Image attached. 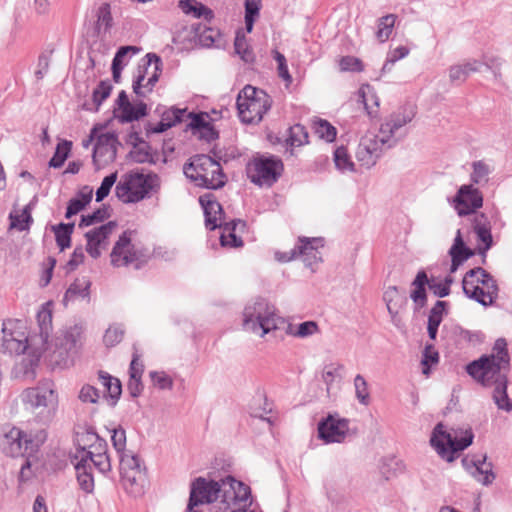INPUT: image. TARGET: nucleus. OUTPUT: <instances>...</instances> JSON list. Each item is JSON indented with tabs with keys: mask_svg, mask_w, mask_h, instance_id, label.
<instances>
[{
	"mask_svg": "<svg viewBox=\"0 0 512 512\" xmlns=\"http://www.w3.org/2000/svg\"><path fill=\"white\" fill-rule=\"evenodd\" d=\"M510 356L504 338L495 341L492 352L483 355L466 366V372L477 382L487 387H494L493 400L498 409L512 411V401L507 394V371Z\"/></svg>",
	"mask_w": 512,
	"mask_h": 512,
	"instance_id": "obj_1",
	"label": "nucleus"
},
{
	"mask_svg": "<svg viewBox=\"0 0 512 512\" xmlns=\"http://www.w3.org/2000/svg\"><path fill=\"white\" fill-rule=\"evenodd\" d=\"M415 115L414 107H401L384 120L378 133L367 131L361 137L356 151V158L361 165L366 168L374 166L386 150L396 145L397 135L414 119Z\"/></svg>",
	"mask_w": 512,
	"mask_h": 512,
	"instance_id": "obj_2",
	"label": "nucleus"
},
{
	"mask_svg": "<svg viewBox=\"0 0 512 512\" xmlns=\"http://www.w3.org/2000/svg\"><path fill=\"white\" fill-rule=\"evenodd\" d=\"M250 494L249 486L231 476L221 481L200 476L191 482L187 509L190 512H197L194 510L195 507L216 501L220 502V510H228L237 504L247 506L251 503Z\"/></svg>",
	"mask_w": 512,
	"mask_h": 512,
	"instance_id": "obj_3",
	"label": "nucleus"
},
{
	"mask_svg": "<svg viewBox=\"0 0 512 512\" xmlns=\"http://www.w3.org/2000/svg\"><path fill=\"white\" fill-rule=\"evenodd\" d=\"M21 399L36 422L47 425L53 420L58 408V394L53 382L45 380L37 386L25 389Z\"/></svg>",
	"mask_w": 512,
	"mask_h": 512,
	"instance_id": "obj_4",
	"label": "nucleus"
},
{
	"mask_svg": "<svg viewBox=\"0 0 512 512\" xmlns=\"http://www.w3.org/2000/svg\"><path fill=\"white\" fill-rule=\"evenodd\" d=\"M44 429L26 433L18 427L5 425L0 429V449L7 456L29 457L46 441Z\"/></svg>",
	"mask_w": 512,
	"mask_h": 512,
	"instance_id": "obj_5",
	"label": "nucleus"
},
{
	"mask_svg": "<svg viewBox=\"0 0 512 512\" xmlns=\"http://www.w3.org/2000/svg\"><path fill=\"white\" fill-rule=\"evenodd\" d=\"M183 171L195 185L206 189H220L227 182L220 163L208 155H195L184 165Z\"/></svg>",
	"mask_w": 512,
	"mask_h": 512,
	"instance_id": "obj_6",
	"label": "nucleus"
},
{
	"mask_svg": "<svg viewBox=\"0 0 512 512\" xmlns=\"http://www.w3.org/2000/svg\"><path fill=\"white\" fill-rule=\"evenodd\" d=\"M279 319L274 305L261 297L247 303L243 310V328L261 337L277 329Z\"/></svg>",
	"mask_w": 512,
	"mask_h": 512,
	"instance_id": "obj_7",
	"label": "nucleus"
},
{
	"mask_svg": "<svg viewBox=\"0 0 512 512\" xmlns=\"http://www.w3.org/2000/svg\"><path fill=\"white\" fill-rule=\"evenodd\" d=\"M272 100L262 89L246 85L238 94L236 106L242 122L259 123L271 108Z\"/></svg>",
	"mask_w": 512,
	"mask_h": 512,
	"instance_id": "obj_8",
	"label": "nucleus"
},
{
	"mask_svg": "<svg viewBox=\"0 0 512 512\" xmlns=\"http://www.w3.org/2000/svg\"><path fill=\"white\" fill-rule=\"evenodd\" d=\"M83 327L73 325L61 330L55 337L50 361L59 367H68L82 346Z\"/></svg>",
	"mask_w": 512,
	"mask_h": 512,
	"instance_id": "obj_9",
	"label": "nucleus"
},
{
	"mask_svg": "<svg viewBox=\"0 0 512 512\" xmlns=\"http://www.w3.org/2000/svg\"><path fill=\"white\" fill-rule=\"evenodd\" d=\"M134 231H124L115 243L111 252V263L115 267L128 266L135 263V268L146 263L150 257L149 249L133 242Z\"/></svg>",
	"mask_w": 512,
	"mask_h": 512,
	"instance_id": "obj_10",
	"label": "nucleus"
},
{
	"mask_svg": "<svg viewBox=\"0 0 512 512\" xmlns=\"http://www.w3.org/2000/svg\"><path fill=\"white\" fill-rule=\"evenodd\" d=\"M473 437V433L467 430L458 438L457 435L447 432L442 423H438L432 432L430 443L442 459L452 462L459 452L472 444Z\"/></svg>",
	"mask_w": 512,
	"mask_h": 512,
	"instance_id": "obj_11",
	"label": "nucleus"
},
{
	"mask_svg": "<svg viewBox=\"0 0 512 512\" xmlns=\"http://www.w3.org/2000/svg\"><path fill=\"white\" fill-rule=\"evenodd\" d=\"M282 171V161L274 156L254 157L246 166L247 177L260 187H271L281 176Z\"/></svg>",
	"mask_w": 512,
	"mask_h": 512,
	"instance_id": "obj_12",
	"label": "nucleus"
},
{
	"mask_svg": "<svg viewBox=\"0 0 512 512\" xmlns=\"http://www.w3.org/2000/svg\"><path fill=\"white\" fill-rule=\"evenodd\" d=\"M2 348L9 354L21 355L26 351L32 354L30 336L23 321L7 319L2 322L1 328Z\"/></svg>",
	"mask_w": 512,
	"mask_h": 512,
	"instance_id": "obj_13",
	"label": "nucleus"
},
{
	"mask_svg": "<svg viewBox=\"0 0 512 512\" xmlns=\"http://www.w3.org/2000/svg\"><path fill=\"white\" fill-rule=\"evenodd\" d=\"M151 189L149 177L138 172L125 174L117 183L116 196L123 203H135L146 197Z\"/></svg>",
	"mask_w": 512,
	"mask_h": 512,
	"instance_id": "obj_14",
	"label": "nucleus"
},
{
	"mask_svg": "<svg viewBox=\"0 0 512 512\" xmlns=\"http://www.w3.org/2000/svg\"><path fill=\"white\" fill-rule=\"evenodd\" d=\"M161 71V58L155 53L146 54L143 63L138 65L132 85L133 92L138 96H145V93L142 92L143 87L147 88L148 92H151L158 82Z\"/></svg>",
	"mask_w": 512,
	"mask_h": 512,
	"instance_id": "obj_15",
	"label": "nucleus"
},
{
	"mask_svg": "<svg viewBox=\"0 0 512 512\" xmlns=\"http://www.w3.org/2000/svg\"><path fill=\"white\" fill-rule=\"evenodd\" d=\"M322 238H300L298 244L288 253L276 252L275 257L279 262H289L298 256L302 257L307 267L312 268L314 264L321 261L319 247H323Z\"/></svg>",
	"mask_w": 512,
	"mask_h": 512,
	"instance_id": "obj_16",
	"label": "nucleus"
},
{
	"mask_svg": "<svg viewBox=\"0 0 512 512\" xmlns=\"http://www.w3.org/2000/svg\"><path fill=\"white\" fill-rule=\"evenodd\" d=\"M50 306V302L41 306L36 316L39 334L30 336L32 355L35 357H41L44 353L52 349V346L48 342L52 331V310Z\"/></svg>",
	"mask_w": 512,
	"mask_h": 512,
	"instance_id": "obj_17",
	"label": "nucleus"
},
{
	"mask_svg": "<svg viewBox=\"0 0 512 512\" xmlns=\"http://www.w3.org/2000/svg\"><path fill=\"white\" fill-rule=\"evenodd\" d=\"M119 145L120 142L114 132L102 133L97 137L92 156L97 170L116 159Z\"/></svg>",
	"mask_w": 512,
	"mask_h": 512,
	"instance_id": "obj_18",
	"label": "nucleus"
},
{
	"mask_svg": "<svg viewBox=\"0 0 512 512\" xmlns=\"http://www.w3.org/2000/svg\"><path fill=\"white\" fill-rule=\"evenodd\" d=\"M318 433L326 443H341L349 435V420L329 415L318 424Z\"/></svg>",
	"mask_w": 512,
	"mask_h": 512,
	"instance_id": "obj_19",
	"label": "nucleus"
},
{
	"mask_svg": "<svg viewBox=\"0 0 512 512\" xmlns=\"http://www.w3.org/2000/svg\"><path fill=\"white\" fill-rule=\"evenodd\" d=\"M117 224L109 221L97 228H93L85 233L87 240L86 251L94 259L100 257L103 250L108 247L109 237L116 229Z\"/></svg>",
	"mask_w": 512,
	"mask_h": 512,
	"instance_id": "obj_20",
	"label": "nucleus"
},
{
	"mask_svg": "<svg viewBox=\"0 0 512 512\" xmlns=\"http://www.w3.org/2000/svg\"><path fill=\"white\" fill-rule=\"evenodd\" d=\"M482 204L483 198L481 193L471 185L462 186L453 199V206L460 216L475 212Z\"/></svg>",
	"mask_w": 512,
	"mask_h": 512,
	"instance_id": "obj_21",
	"label": "nucleus"
},
{
	"mask_svg": "<svg viewBox=\"0 0 512 512\" xmlns=\"http://www.w3.org/2000/svg\"><path fill=\"white\" fill-rule=\"evenodd\" d=\"M89 454L86 453V448H78L74 454L71 455V463L73 464L77 481L81 489L87 493H90L94 489V479L91 473L90 463H86V459Z\"/></svg>",
	"mask_w": 512,
	"mask_h": 512,
	"instance_id": "obj_22",
	"label": "nucleus"
},
{
	"mask_svg": "<svg viewBox=\"0 0 512 512\" xmlns=\"http://www.w3.org/2000/svg\"><path fill=\"white\" fill-rule=\"evenodd\" d=\"M199 203L203 208L205 215V226L209 230H215L222 227L224 223V213L222 206L216 200L212 193H205L199 197Z\"/></svg>",
	"mask_w": 512,
	"mask_h": 512,
	"instance_id": "obj_23",
	"label": "nucleus"
},
{
	"mask_svg": "<svg viewBox=\"0 0 512 512\" xmlns=\"http://www.w3.org/2000/svg\"><path fill=\"white\" fill-rule=\"evenodd\" d=\"M449 255L451 256V273L456 272L460 265L474 255V252L465 245L460 229L457 230Z\"/></svg>",
	"mask_w": 512,
	"mask_h": 512,
	"instance_id": "obj_24",
	"label": "nucleus"
},
{
	"mask_svg": "<svg viewBox=\"0 0 512 512\" xmlns=\"http://www.w3.org/2000/svg\"><path fill=\"white\" fill-rule=\"evenodd\" d=\"M358 102L363 104L370 118L378 116L379 98L369 84L362 85L357 92Z\"/></svg>",
	"mask_w": 512,
	"mask_h": 512,
	"instance_id": "obj_25",
	"label": "nucleus"
},
{
	"mask_svg": "<svg viewBox=\"0 0 512 512\" xmlns=\"http://www.w3.org/2000/svg\"><path fill=\"white\" fill-rule=\"evenodd\" d=\"M429 278L424 270L417 273L415 279L412 282L413 290L411 291L410 297L415 303L417 308H423L427 302L426 286H428Z\"/></svg>",
	"mask_w": 512,
	"mask_h": 512,
	"instance_id": "obj_26",
	"label": "nucleus"
},
{
	"mask_svg": "<svg viewBox=\"0 0 512 512\" xmlns=\"http://www.w3.org/2000/svg\"><path fill=\"white\" fill-rule=\"evenodd\" d=\"M482 63L477 60L465 62L463 64L453 65L449 69V78L451 82L463 83L471 73L480 71Z\"/></svg>",
	"mask_w": 512,
	"mask_h": 512,
	"instance_id": "obj_27",
	"label": "nucleus"
},
{
	"mask_svg": "<svg viewBox=\"0 0 512 512\" xmlns=\"http://www.w3.org/2000/svg\"><path fill=\"white\" fill-rule=\"evenodd\" d=\"M470 469L471 475L483 485H489L495 479V474L492 471V464L486 461V456L482 459L473 461Z\"/></svg>",
	"mask_w": 512,
	"mask_h": 512,
	"instance_id": "obj_28",
	"label": "nucleus"
},
{
	"mask_svg": "<svg viewBox=\"0 0 512 512\" xmlns=\"http://www.w3.org/2000/svg\"><path fill=\"white\" fill-rule=\"evenodd\" d=\"M120 474L122 484L129 494L137 496L142 493L144 480V474L142 470L122 472Z\"/></svg>",
	"mask_w": 512,
	"mask_h": 512,
	"instance_id": "obj_29",
	"label": "nucleus"
},
{
	"mask_svg": "<svg viewBox=\"0 0 512 512\" xmlns=\"http://www.w3.org/2000/svg\"><path fill=\"white\" fill-rule=\"evenodd\" d=\"M484 216H476L474 221V231L478 240L484 244L483 248H479V253L485 257L486 251L492 246V235L490 227L484 222Z\"/></svg>",
	"mask_w": 512,
	"mask_h": 512,
	"instance_id": "obj_30",
	"label": "nucleus"
},
{
	"mask_svg": "<svg viewBox=\"0 0 512 512\" xmlns=\"http://www.w3.org/2000/svg\"><path fill=\"white\" fill-rule=\"evenodd\" d=\"M238 224H241L244 226V223L240 220L238 221H231V222H224L223 226L221 227L223 229V232L220 236V242L221 245L224 247H240L243 245V241L241 238L237 237L235 232L236 226Z\"/></svg>",
	"mask_w": 512,
	"mask_h": 512,
	"instance_id": "obj_31",
	"label": "nucleus"
},
{
	"mask_svg": "<svg viewBox=\"0 0 512 512\" xmlns=\"http://www.w3.org/2000/svg\"><path fill=\"white\" fill-rule=\"evenodd\" d=\"M113 87L109 80L101 81L92 93V106L84 103L83 107L86 110L97 111L104 100H106L112 91Z\"/></svg>",
	"mask_w": 512,
	"mask_h": 512,
	"instance_id": "obj_32",
	"label": "nucleus"
},
{
	"mask_svg": "<svg viewBox=\"0 0 512 512\" xmlns=\"http://www.w3.org/2000/svg\"><path fill=\"white\" fill-rule=\"evenodd\" d=\"M91 282L86 277L76 279L67 289L64 301H71L76 298H88Z\"/></svg>",
	"mask_w": 512,
	"mask_h": 512,
	"instance_id": "obj_33",
	"label": "nucleus"
},
{
	"mask_svg": "<svg viewBox=\"0 0 512 512\" xmlns=\"http://www.w3.org/2000/svg\"><path fill=\"white\" fill-rule=\"evenodd\" d=\"M120 114L117 116L122 123H128L145 116L147 114V106L142 101L134 104L130 103V107L125 106L119 110Z\"/></svg>",
	"mask_w": 512,
	"mask_h": 512,
	"instance_id": "obj_34",
	"label": "nucleus"
},
{
	"mask_svg": "<svg viewBox=\"0 0 512 512\" xmlns=\"http://www.w3.org/2000/svg\"><path fill=\"white\" fill-rule=\"evenodd\" d=\"M102 385L106 388L108 393V402L111 406H115L119 400L122 392L121 383L119 379L110 376L109 374H100Z\"/></svg>",
	"mask_w": 512,
	"mask_h": 512,
	"instance_id": "obj_35",
	"label": "nucleus"
},
{
	"mask_svg": "<svg viewBox=\"0 0 512 512\" xmlns=\"http://www.w3.org/2000/svg\"><path fill=\"white\" fill-rule=\"evenodd\" d=\"M470 276H476V282L478 285H482L481 287L487 290V295L498 293V286L494 278L483 268L476 267L469 270Z\"/></svg>",
	"mask_w": 512,
	"mask_h": 512,
	"instance_id": "obj_36",
	"label": "nucleus"
},
{
	"mask_svg": "<svg viewBox=\"0 0 512 512\" xmlns=\"http://www.w3.org/2000/svg\"><path fill=\"white\" fill-rule=\"evenodd\" d=\"M397 16L395 14H387L377 21V31L375 33L376 38L379 42L384 43L390 37Z\"/></svg>",
	"mask_w": 512,
	"mask_h": 512,
	"instance_id": "obj_37",
	"label": "nucleus"
},
{
	"mask_svg": "<svg viewBox=\"0 0 512 512\" xmlns=\"http://www.w3.org/2000/svg\"><path fill=\"white\" fill-rule=\"evenodd\" d=\"M52 229L55 233L56 242L60 249L64 250L69 247L71 243V234L74 230V223H60L53 226Z\"/></svg>",
	"mask_w": 512,
	"mask_h": 512,
	"instance_id": "obj_38",
	"label": "nucleus"
},
{
	"mask_svg": "<svg viewBox=\"0 0 512 512\" xmlns=\"http://www.w3.org/2000/svg\"><path fill=\"white\" fill-rule=\"evenodd\" d=\"M72 147V142L64 140L57 144L55 153L49 161V166L53 168H60L68 158Z\"/></svg>",
	"mask_w": 512,
	"mask_h": 512,
	"instance_id": "obj_39",
	"label": "nucleus"
},
{
	"mask_svg": "<svg viewBox=\"0 0 512 512\" xmlns=\"http://www.w3.org/2000/svg\"><path fill=\"white\" fill-rule=\"evenodd\" d=\"M89 457L85 458L86 463L96 467L99 472L105 474L111 470L110 458L106 453H96L94 451H86Z\"/></svg>",
	"mask_w": 512,
	"mask_h": 512,
	"instance_id": "obj_40",
	"label": "nucleus"
},
{
	"mask_svg": "<svg viewBox=\"0 0 512 512\" xmlns=\"http://www.w3.org/2000/svg\"><path fill=\"white\" fill-rule=\"evenodd\" d=\"M318 332V324L315 321H305L296 327L289 326L287 334L297 338H307Z\"/></svg>",
	"mask_w": 512,
	"mask_h": 512,
	"instance_id": "obj_41",
	"label": "nucleus"
},
{
	"mask_svg": "<svg viewBox=\"0 0 512 512\" xmlns=\"http://www.w3.org/2000/svg\"><path fill=\"white\" fill-rule=\"evenodd\" d=\"M91 199H92L91 191L87 194H80L78 197L72 198L68 203L65 217L71 218L72 216L79 213L81 210H83L85 208V206L87 204L90 203Z\"/></svg>",
	"mask_w": 512,
	"mask_h": 512,
	"instance_id": "obj_42",
	"label": "nucleus"
},
{
	"mask_svg": "<svg viewBox=\"0 0 512 512\" xmlns=\"http://www.w3.org/2000/svg\"><path fill=\"white\" fill-rule=\"evenodd\" d=\"M119 460L120 473L142 470L139 458L136 455H134L131 451H125L120 453Z\"/></svg>",
	"mask_w": 512,
	"mask_h": 512,
	"instance_id": "obj_43",
	"label": "nucleus"
},
{
	"mask_svg": "<svg viewBox=\"0 0 512 512\" xmlns=\"http://www.w3.org/2000/svg\"><path fill=\"white\" fill-rule=\"evenodd\" d=\"M124 333L125 330L122 325L113 324L105 331L103 342L107 347H113L122 341Z\"/></svg>",
	"mask_w": 512,
	"mask_h": 512,
	"instance_id": "obj_44",
	"label": "nucleus"
},
{
	"mask_svg": "<svg viewBox=\"0 0 512 512\" xmlns=\"http://www.w3.org/2000/svg\"><path fill=\"white\" fill-rule=\"evenodd\" d=\"M334 162L336 167L341 171H353L354 163L344 146L338 147L334 152Z\"/></svg>",
	"mask_w": 512,
	"mask_h": 512,
	"instance_id": "obj_45",
	"label": "nucleus"
},
{
	"mask_svg": "<svg viewBox=\"0 0 512 512\" xmlns=\"http://www.w3.org/2000/svg\"><path fill=\"white\" fill-rule=\"evenodd\" d=\"M354 387L358 401L363 405H368L370 401V394L368 391V384L362 375L358 374L355 376Z\"/></svg>",
	"mask_w": 512,
	"mask_h": 512,
	"instance_id": "obj_46",
	"label": "nucleus"
},
{
	"mask_svg": "<svg viewBox=\"0 0 512 512\" xmlns=\"http://www.w3.org/2000/svg\"><path fill=\"white\" fill-rule=\"evenodd\" d=\"M189 119V123L187 124V128L191 130H207L209 132L212 131V127L210 124L205 120L204 116L202 114H195L191 112L186 111L185 121Z\"/></svg>",
	"mask_w": 512,
	"mask_h": 512,
	"instance_id": "obj_47",
	"label": "nucleus"
},
{
	"mask_svg": "<svg viewBox=\"0 0 512 512\" xmlns=\"http://www.w3.org/2000/svg\"><path fill=\"white\" fill-rule=\"evenodd\" d=\"M288 141L292 146H301L308 142V133L304 126L296 124L290 127Z\"/></svg>",
	"mask_w": 512,
	"mask_h": 512,
	"instance_id": "obj_48",
	"label": "nucleus"
},
{
	"mask_svg": "<svg viewBox=\"0 0 512 512\" xmlns=\"http://www.w3.org/2000/svg\"><path fill=\"white\" fill-rule=\"evenodd\" d=\"M10 220V228H16L19 231H24L28 229L29 223L32 222V217L28 207H25L19 215H13L11 213Z\"/></svg>",
	"mask_w": 512,
	"mask_h": 512,
	"instance_id": "obj_49",
	"label": "nucleus"
},
{
	"mask_svg": "<svg viewBox=\"0 0 512 512\" xmlns=\"http://www.w3.org/2000/svg\"><path fill=\"white\" fill-rule=\"evenodd\" d=\"M439 354L434 349L433 345H427L423 351L421 364L423 366L422 373L428 375L430 372V365L438 363Z\"/></svg>",
	"mask_w": 512,
	"mask_h": 512,
	"instance_id": "obj_50",
	"label": "nucleus"
},
{
	"mask_svg": "<svg viewBox=\"0 0 512 512\" xmlns=\"http://www.w3.org/2000/svg\"><path fill=\"white\" fill-rule=\"evenodd\" d=\"M316 134L326 140L332 142L336 137V129L326 120H319L315 126Z\"/></svg>",
	"mask_w": 512,
	"mask_h": 512,
	"instance_id": "obj_51",
	"label": "nucleus"
},
{
	"mask_svg": "<svg viewBox=\"0 0 512 512\" xmlns=\"http://www.w3.org/2000/svg\"><path fill=\"white\" fill-rule=\"evenodd\" d=\"M344 369V366L342 364H331L327 366L322 374V379L324 383L326 384L327 392L329 393L331 386L337 377H341L340 371Z\"/></svg>",
	"mask_w": 512,
	"mask_h": 512,
	"instance_id": "obj_52",
	"label": "nucleus"
},
{
	"mask_svg": "<svg viewBox=\"0 0 512 512\" xmlns=\"http://www.w3.org/2000/svg\"><path fill=\"white\" fill-rule=\"evenodd\" d=\"M117 180V172H114L108 176H106L102 182L100 187L96 191V201L101 202L105 197L108 196L112 186L115 184Z\"/></svg>",
	"mask_w": 512,
	"mask_h": 512,
	"instance_id": "obj_53",
	"label": "nucleus"
},
{
	"mask_svg": "<svg viewBox=\"0 0 512 512\" xmlns=\"http://www.w3.org/2000/svg\"><path fill=\"white\" fill-rule=\"evenodd\" d=\"M186 109L171 108L162 114V119L170 124V128L178 123L184 122Z\"/></svg>",
	"mask_w": 512,
	"mask_h": 512,
	"instance_id": "obj_54",
	"label": "nucleus"
},
{
	"mask_svg": "<svg viewBox=\"0 0 512 512\" xmlns=\"http://www.w3.org/2000/svg\"><path fill=\"white\" fill-rule=\"evenodd\" d=\"M234 47L236 53L241 57L242 60H244L247 63L253 61V53L248 48L246 39L244 37H240L239 35H237L235 38Z\"/></svg>",
	"mask_w": 512,
	"mask_h": 512,
	"instance_id": "obj_55",
	"label": "nucleus"
},
{
	"mask_svg": "<svg viewBox=\"0 0 512 512\" xmlns=\"http://www.w3.org/2000/svg\"><path fill=\"white\" fill-rule=\"evenodd\" d=\"M112 15L110 5L108 3H103L97 12V27L101 29L103 26L108 29L111 26Z\"/></svg>",
	"mask_w": 512,
	"mask_h": 512,
	"instance_id": "obj_56",
	"label": "nucleus"
},
{
	"mask_svg": "<svg viewBox=\"0 0 512 512\" xmlns=\"http://www.w3.org/2000/svg\"><path fill=\"white\" fill-rule=\"evenodd\" d=\"M469 298L477 301L478 303L487 306L492 304L493 300L497 297L495 294H489L487 295V290L480 287L478 285L477 287H473V291L468 296Z\"/></svg>",
	"mask_w": 512,
	"mask_h": 512,
	"instance_id": "obj_57",
	"label": "nucleus"
},
{
	"mask_svg": "<svg viewBox=\"0 0 512 512\" xmlns=\"http://www.w3.org/2000/svg\"><path fill=\"white\" fill-rule=\"evenodd\" d=\"M107 209L106 208H99L96 211H94L91 214L82 215L81 221L79 223L80 227L83 226H90L95 223L103 221L107 217Z\"/></svg>",
	"mask_w": 512,
	"mask_h": 512,
	"instance_id": "obj_58",
	"label": "nucleus"
},
{
	"mask_svg": "<svg viewBox=\"0 0 512 512\" xmlns=\"http://www.w3.org/2000/svg\"><path fill=\"white\" fill-rule=\"evenodd\" d=\"M111 441L118 454L126 451V432L122 427L113 430Z\"/></svg>",
	"mask_w": 512,
	"mask_h": 512,
	"instance_id": "obj_59",
	"label": "nucleus"
},
{
	"mask_svg": "<svg viewBox=\"0 0 512 512\" xmlns=\"http://www.w3.org/2000/svg\"><path fill=\"white\" fill-rule=\"evenodd\" d=\"M339 65L342 71L360 72L363 70L361 60L353 56L342 57Z\"/></svg>",
	"mask_w": 512,
	"mask_h": 512,
	"instance_id": "obj_60",
	"label": "nucleus"
},
{
	"mask_svg": "<svg viewBox=\"0 0 512 512\" xmlns=\"http://www.w3.org/2000/svg\"><path fill=\"white\" fill-rule=\"evenodd\" d=\"M79 399L83 403H96L99 399V392L91 385H84L79 392Z\"/></svg>",
	"mask_w": 512,
	"mask_h": 512,
	"instance_id": "obj_61",
	"label": "nucleus"
},
{
	"mask_svg": "<svg viewBox=\"0 0 512 512\" xmlns=\"http://www.w3.org/2000/svg\"><path fill=\"white\" fill-rule=\"evenodd\" d=\"M488 174L489 167L485 163L478 161L473 164L472 179L474 182L480 183L486 181Z\"/></svg>",
	"mask_w": 512,
	"mask_h": 512,
	"instance_id": "obj_62",
	"label": "nucleus"
},
{
	"mask_svg": "<svg viewBox=\"0 0 512 512\" xmlns=\"http://www.w3.org/2000/svg\"><path fill=\"white\" fill-rule=\"evenodd\" d=\"M460 338L461 340L475 346L483 342L484 335L480 331L461 330Z\"/></svg>",
	"mask_w": 512,
	"mask_h": 512,
	"instance_id": "obj_63",
	"label": "nucleus"
},
{
	"mask_svg": "<svg viewBox=\"0 0 512 512\" xmlns=\"http://www.w3.org/2000/svg\"><path fill=\"white\" fill-rule=\"evenodd\" d=\"M428 287L435 296L440 298L446 297L450 293L448 285H443L442 282L437 281L434 278L429 279Z\"/></svg>",
	"mask_w": 512,
	"mask_h": 512,
	"instance_id": "obj_64",
	"label": "nucleus"
}]
</instances>
